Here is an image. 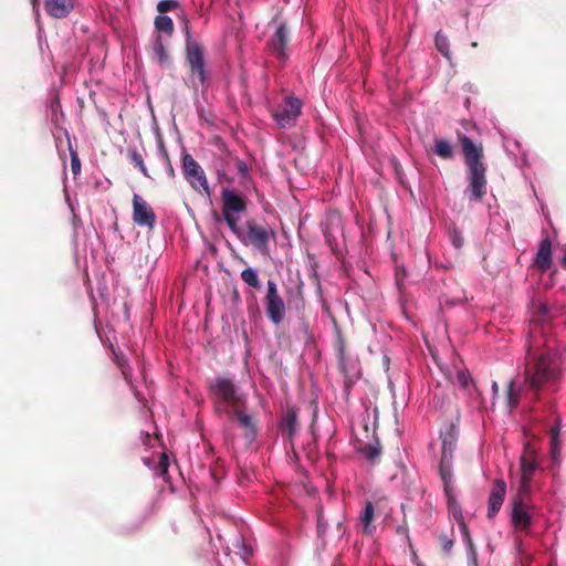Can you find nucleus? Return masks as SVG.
I'll list each match as a JSON object with an SVG mask.
<instances>
[{"instance_id": "11", "label": "nucleus", "mask_w": 566, "mask_h": 566, "mask_svg": "<svg viewBox=\"0 0 566 566\" xmlns=\"http://www.w3.org/2000/svg\"><path fill=\"white\" fill-rule=\"evenodd\" d=\"M521 462V485L518 490L520 497L527 496L531 492V482L534 475V472L537 468L536 461V452L530 446L526 444L523 451V454L520 459Z\"/></svg>"}, {"instance_id": "35", "label": "nucleus", "mask_w": 566, "mask_h": 566, "mask_svg": "<svg viewBox=\"0 0 566 566\" xmlns=\"http://www.w3.org/2000/svg\"><path fill=\"white\" fill-rule=\"evenodd\" d=\"M439 542L441 544V547H442V551L444 552L446 555H450L451 554V551H452V547L454 545V542L452 538H450L448 535L446 534H440L439 535Z\"/></svg>"}, {"instance_id": "10", "label": "nucleus", "mask_w": 566, "mask_h": 566, "mask_svg": "<svg viewBox=\"0 0 566 566\" xmlns=\"http://www.w3.org/2000/svg\"><path fill=\"white\" fill-rule=\"evenodd\" d=\"M265 313L270 322L275 325L282 323L285 317V303L277 291V285L273 280L266 283Z\"/></svg>"}, {"instance_id": "17", "label": "nucleus", "mask_w": 566, "mask_h": 566, "mask_svg": "<svg viewBox=\"0 0 566 566\" xmlns=\"http://www.w3.org/2000/svg\"><path fill=\"white\" fill-rule=\"evenodd\" d=\"M553 264L552 241L548 237L541 240L533 265L542 273L548 271Z\"/></svg>"}, {"instance_id": "3", "label": "nucleus", "mask_w": 566, "mask_h": 566, "mask_svg": "<svg viewBox=\"0 0 566 566\" xmlns=\"http://www.w3.org/2000/svg\"><path fill=\"white\" fill-rule=\"evenodd\" d=\"M209 397L212 400L214 412L222 417L235 407L245 402V397L240 392L234 381L227 377H216L208 385Z\"/></svg>"}, {"instance_id": "29", "label": "nucleus", "mask_w": 566, "mask_h": 566, "mask_svg": "<svg viewBox=\"0 0 566 566\" xmlns=\"http://www.w3.org/2000/svg\"><path fill=\"white\" fill-rule=\"evenodd\" d=\"M364 455L371 462H374L381 453V448L378 441L375 444L368 443L363 449Z\"/></svg>"}, {"instance_id": "33", "label": "nucleus", "mask_w": 566, "mask_h": 566, "mask_svg": "<svg viewBox=\"0 0 566 566\" xmlns=\"http://www.w3.org/2000/svg\"><path fill=\"white\" fill-rule=\"evenodd\" d=\"M168 468H169L168 455L166 453H161L159 461L155 469L156 474L164 478L168 473Z\"/></svg>"}, {"instance_id": "22", "label": "nucleus", "mask_w": 566, "mask_h": 566, "mask_svg": "<svg viewBox=\"0 0 566 566\" xmlns=\"http://www.w3.org/2000/svg\"><path fill=\"white\" fill-rule=\"evenodd\" d=\"M375 517V509L371 502H367L365 507L359 516L360 523L363 524V532L366 535H371L375 531V526L373 525V521Z\"/></svg>"}, {"instance_id": "43", "label": "nucleus", "mask_w": 566, "mask_h": 566, "mask_svg": "<svg viewBox=\"0 0 566 566\" xmlns=\"http://www.w3.org/2000/svg\"><path fill=\"white\" fill-rule=\"evenodd\" d=\"M122 373H123V375H124L125 380H126L127 382H130V377H132V375H130V373L127 370V368L122 367Z\"/></svg>"}, {"instance_id": "39", "label": "nucleus", "mask_w": 566, "mask_h": 566, "mask_svg": "<svg viewBox=\"0 0 566 566\" xmlns=\"http://www.w3.org/2000/svg\"><path fill=\"white\" fill-rule=\"evenodd\" d=\"M451 239H452V243L454 244L455 248L462 247L463 239L459 232L454 231Z\"/></svg>"}, {"instance_id": "14", "label": "nucleus", "mask_w": 566, "mask_h": 566, "mask_svg": "<svg viewBox=\"0 0 566 566\" xmlns=\"http://www.w3.org/2000/svg\"><path fill=\"white\" fill-rule=\"evenodd\" d=\"M289 43V32L285 22H281L271 40L269 41V48L272 53L281 61L285 62L289 57L286 46Z\"/></svg>"}, {"instance_id": "16", "label": "nucleus", "mask_w": 566, "mask_h": 566, "mask_svg": "<svg viewBox=\"0 0 566 566\" xmlns=\"http://www.w3.org/2000/svg\"><path fill=\"white\" fill-rule=\"evenodd\" d=\"M440 478L443 481V491H444V495L447 497L449 513L452 514V516L457 521L459 527L462 525H465L467 523L464 521L461 506L454 496V489L452 485L453 476H450V478L440 476Z\"/></svg>"}, {"instance_id": "28", "label": "nucleus", "mask_w": 566, "mask_h": 566, "mask_svg": "<svg viewBox=\"0 0 566 566\" xmlns=\"http://www.w3.org/2000/svg\"><path fill=\"white\" fill-rule=\"evenodd\" d=\"M129 158L132 164H134L145 177L150 178L148 169L144 163L143 156L137 150L130 151Z\"/></svg>"}, {"instance_id": "37", "label": "nucleus", "mask_w": 566, "mask_h": 566, "mask_svg": "<svg viewBox=\"0 0 566 566\" xmlns=\"http://www.w3.org/2000/svg\"><path fill=\"white\" fill-rule=\"evenodd\" d=\"M71 169L75 176L81 172V160L75 150H71Z\"/></svg>"}, {"instance_id": "4", "label": "nucleus", "mask_w": 566, "mask_h": 566, "mask_svg": "<svg viewBox=\"0 0 566 566\" xmlns=\"http://www.w3.org/2000/svg\"><path fill=\"white\" fill-rule=\"evenodd\" d=\"M245 247H251L262 256L270 255V242L275 239V231L266 222L254 219L245 221L243 228L232 231Z\"/></svg>"}, {"instance_id": "25", "label": "nucleus", "mask_w": 566, "mask_h": 566, "mask_svg": "<svg viewBox=\"0 0 566 566\" xmlns=\"http://www.w3.org/2000/svg\"><path fill=\"white\" fill-rule=\"evenodd\" d=\"M434 153L443 159H450L453 156V148L448 140L436 139Z\"/></svg>"}, {"instance_id": "13", "label": "nucleus", "mask_w": 566, "mask_h": 566, "mask_svg": "<svg viewBox=\"0 0 566 566\" xmlns=\"http://www.w3.org/2000/svg\"><path fill=\"white\" fill-rule=\"evenodd\" d=\"M222 417L228 418L230 421H234L243 430L244 438L252 442L256 437V426L250 415L247 413V401L242 406L235 407L229 413Z\"/></svg>"}, {"instance_id": "32", "label": "nucleus", "mask_w": 566, "mask_h": 566, "mask_svg": "<svg viewBox=\"0 0 566 566\" xmlns=\"http://www.w3.org/2000/svg\"><path fill=\"white\" fill-rule=\"evenodd\" d=\"M180 7L179 2L177 0H160L157 3V11L160 14H164L168 11H172L175 9H178Z\"/></svg>"}, {"instance_id": "24", "label": "nucleus", "mask_w": 566, "mask_h": 566, "mask_svg": "<svg viewBox=\"0 0 566 566\" xmlns=\"http://www.w3.org/2000/svg\"><path fill=\"white\" fill-rule=\"evenodd\" d=\"M154 24H155L156 30L159 32H164L169 36L174 33V30H175L174 22L168 15H165V14L157 15L155 18Z\"/></svg>"}, {"instance_id": "2", "label": "nucleus", "mask_w": 566, "mask_h": 566, "mask_svg": "<svg viewBox=\"0 0 566 566\" xmlns=\"http://www.w3.org/2000/svg\"><path fill=\"white\" fill-rule=\"evenodd\" d=\"M458 139L462 147L464 164L468 167V191L474 201H481L488 189L483 146L474 144L471 138L460 132H458Z\"/></svg>"}, {"instance_id": "40", "label": "nucleus", "mask_w": 566, "mask_h": 566, "mask_svg": "<svg viewBox=\"0 0 566 566\" xmlns=\"http://www.w3.org/2000/svg\"><path fill=\"white\" fill-rule=\"evenodd\" d=\"M556 448H557V429H553L552 430V449H553V452L556 451Z\"/></svg>"}, {"instance_id": "46", "label": "nucleus", "mask_w": 566, "mask_h": 566, "mask_svg": "<svg viewBox=\"0 0 566 566\" xmlns=\"http://www.w3.org/2000/svg\"><path fill=\"white\" fill-rule=\"evenodd\" d=\"M31 2H32L33 10H36V8L39 6V0H31Z\"/></svg>"}, {"instance_id": "20", "label": "nucleus", "mask_w": 566, "mask_h": 566, "mask_svg": "<svg viewBox=\"0 0 566 566\" xmlns=\"http://www.w3.org/2000/svg\"><path fill=\"white\" fill-rule=\"evenodd\" d=\"M74 8V0H44L46 13L54 19L66 18Z\"/></svg>"}, {"instance_id": "12", "label": "nucleus", "mask_w": 566, "mask_h": 566, "mask_svg": "<svg viewBox=\"0 0 566 566\" xmlns=\"http://www.w3.org/2000/svg\"><path fill=\"white\" fill-rule=\"evenodd\" d=\"M133 222L138 227L154 230L157 221L156 213L150 205L139 195L133 196Z\"/></svg>"}, {"instance_id": "19", "label": "nucleus", "mask_w": 566, "mask_h": 566, "mask_svg": "<svg viewBox=\"0 0 566 566\" xmlns=\"http://www.w3.org/2000/svg\"><path fill=\"white\" fill-rule=\"evenodd\" d=\"M506 494V484L502 480H496L491 490L488 502V517H493L500 511Z\"/></svg>"}, {"instance_id": "7", "label": "nucleus", "mask_w": 566, "mask_h": 566, "mask_svg": "<svg viewBox=\"0 0 566 566\" xmlns=\"http://www.w3.org/2000/svg\"><path fill=\"white\" fill-rule=\"evenodd\" d=\"M441 459L439 463L440 476H453V453L458 441V429L454 423H449L447 428L441 431Z\"/></svg>"}, {"instance_id": "36", "label": "nucleus", "mask_w": 566, "mask_h": 566, "mask_svg": "<svg viewBox=\"0 0 566 566\" xmlns=\"http://www.w3.org/2000/svg\"><path fill=\"white\" fill-rule=\"evenodd\" d=\"M160 154H161V157H163V160L167 167V172L169 175L170 178H174L175 177V169L172 167V164L170 161V158H169V155L166 150V148L164 147V145H160Z\"/></svg>"}, {"instance_id": "26", "label": "nucleus", "mask_w": 566, "mask_h": 566, "mask_svg": "<svg viewBox=\"0 0 566 566\" xmlns=\"http://www.w3.org/2000/svg\"><path fill=\"white\" fill-rule=\"evenodd\" d=\"M436 48L444 57L450 60L449 40L442 32L436 34Z\"/></svg>"}, {"instance_id": "18", "label": "nucleus", "mask_w": 566, "mask_h": 566, "mask_svg": "<svg viewBox=\"0 0 566 566\" xmlns=\"http://www.w3.org/2000/svg\"><path fill=\"white\" fill-rule=\"evenodd\" d=\"M280 431L290 442L298 432L297 412L293 407H287L280 422Z\"/></svg>"}, {"instance_id": "34", "label": "nucleus", "mask_w": 566, "mask_h": 566, "mask_svg": "<svg viewBox=\"0 0 566 566\" xmlns=\"http://www.w3.org/2000/svg\"><path fill=\"white\" fill-rule=\"evenodd\" d=\"M457 382L462 388H468L469 385L472 382V378H471L470 373L467 369L458 370V373H457Z\"/></svg>"}, {"instance_id": "27", "label": "nucleus", "mask_w": 566, "mask_h": 566, "mask_svg": "<svg viewBox=\"0 0 566 566\" xmlns=\"http://www.w3.org/2000/svg\"><path fill=\"white\" fill-rule=\"evenodd\" d=\"M460 531H461L463 541H464V543L467 545L469 555L473 559H475L476 558V549H475L474 543L472 541V537H471V534H470L468 525L465 524V525L460 526Z\"/></svg>"}, {"instance_id": "6", "label": "nucleus", "mask_w": 566, "mask_h": 566, "mask_svg": "<svg viewBox=\"0 0 566 566\" xmlns=\"http://www.w3.org/2000/svg\"><path fill=\"white\" fill-rule=\"evenodd\" d=\"M222 216L231 231H238L240 214L245 212L248 199L237 190L223 189L221 192Z\"/></svg>"}, {"instance_id": "42", "label": "nucleus", "mask_w": 566, "mask_h": 566, "mask_svg": "<svg viewBox=\"0 0 566 566\" xmlns=\"http://www.w3.org/2000/svg\"><path fill=\"white\" fill-rule=\"evenodd\" d=\"M539 314L542 316H546L548 314V306L546 304L539 305Z\"/></svg>"}, {"instance_id": "44", "label": "nucleus", "mask_w": 566, "mask_h": 566, "mask_svg": "<svg viewBox=\"0 0 566 566\" xmlns=\"http://www.w3.org/2000/svg\"><path fill=\"white\" fill-rule=\"evenodd\" d=\"M563 250H564V255H563V258L560 260V264H562L563 268L566 269V245L563 247Z\"/></svg>"}, {"instance_id": "8", "label": "nucleus", "mask_w": 566, "mask_h": 566, "mask_svg": "<svg viewBox=\"0 0 566 566\" xmlns=\"http://www.w3.org/2000/svg\"><path fill=\"white\" fill-rule=\"evenodd\" d=\"M301 112V99L295 96H286L277 109L273 111L272 116L281 128L289 129L296 125Z\"/></svg>"}, {"instance_id": "31", "label": "nucleus", "mask_w": 566, "mask_h": 566, "mask_svg": "<svg viewBox=\"0 0 566 566\" xmlns=\"http://www.w3.org/2000/svg\"><path fill=\"white\" fill-rule=\"evenodd\" d=\"M506 400L510 409H514L517 407L520 397L518 391L515 390V386L513 381H510L507 389H506Z\"/></svg>"}, {"instance_id": "15", "label": "nucleus", "mask_w": 566, "mask_h": 566, "mask_svg": "<svg viewBox=\"0 0 566 566\" xmlns=\"http://www.w3.org/2000/svg\"><path fill=\"white\" fill-rule=\"evenodd\" d=\"M512 524L516 530L528 533L533 523V517L522 499H516L513 503Z\"/></svg>"}, {"instance_id": "30", "label": "nucleus", "mask_w": 566, "mask_h": 566, "mask_svg": "<svg viewBox=\"0 0 566 566\" xmlns=\"http://www.w3.org/2000/svg\"><path fill=\"white\" fill-rule=\"evenodd\" d=\"M153 50L160 63H167L169 61V54L159 38L155 41Z\"/></svg>"}, {"instance_id": "41", "label": "nucleus", "mask_w": 566, "mask_h": 566, "mask_svg": "<svg viewBox=\"0 0 566 566\" xmlns=\"http://www.w3.org/2000/svg\"><path fill=\"white\" fill-rule=\"evenodd\" d=\"M389 366H390V358H389V356L386 353H384V355H382V367L387 371L389 369Z\"/></svg>"}, {"instance_id": "21", "label": "nucleus", "mask_w": 566, "mask_h": 566, "mask_svg": "<svg viewBox=\"0 0 566 566\" xmlns=\"http://www.w3.org/2000/svg\"><path fill=\"white\" fill-rule=\"evenodd\" d=\"M334 332H335V343L334 348L337 357V361L339 368L344 374L347 373V363L349 360V355L346 349L345 337L342 333L340 327L337 325L336 321H334Z\"/></svg>"}, {"instance_id": "9", "label": "nucleus", "mask_w": 566, "mask_h": 566, "mask_svg": "<svg viewBox=\"0 0 566 566\" xmlns=\"http://www.w3.org/2000/svg\"><path fill=\"white\" fill-rule=\"evenodd\" d=\"M182 172L186 180L196 191H202L208 196L210 195V187L203 169L195 158L187 153L182 155Z\"/></svg>"}, {"instance_id": "45", "label": "nucleus", "mask_w": 566, "mask_h": 566, "mask_svg": "<svg viewBox=\"0 0 566 566\" xmlns=\"http://www.w3.org/2000/svg\"><path fill=\"white\" fill-rule=\"evenodd\" d=\"M492 391H493V394H494V395H497V394H499V385H497V382H495V381H494V382H493V385H492Z\"/></svg>"}, {"instance_id": "38", "label": "nucleus", "mask_w": 566, "mask_h": 566, "mask_svg": "<svg viewBox=\"0 0 566 566\" xmlns=\"http://www.w3.org/2000/svg\"><path fill=\"white\" fill-rule=\"evenodd\" d=\"M235 166L240 176L245 177L249 174V167L243 160L235 159Z\"/></svg>"}, {"instance_id": "23", "label": "nucleus", "mask_w": 566, "mask_h": 566, "mask_svg": "<svg viewBox=\"0 0 566 566\" xmlns=\"http://www.w3.org/2000/svg\"><path fill=\"white\" fill-rule=\"evenodd\" d=\"M241 280L249 285L250 287L254 290L261 289V282L259 279L258 271L253 268H247L244 269L240 274Z\"/></svg>"}, {"instance_id": "1", "label": "nucleus", "mask_w": 566, "mask_h": 566, "mask_svg": "<svg viewBox=\"0 0 566 566\" xmlns=\"http://www.w3.org/2000/svg\"><path fill=\"white\" fill-rule=\"evenodd\" d=\"M525 348V384L534 392L555 390L562 377V358L553 339L546 337L545 326L537 321L531 323Z\"/></svg>"}, {"instance_id": "5", "label": "nucleus", "mask_w": 566, "mask_h": 566, "mask_svg": "<svg viewBox=\"0 0 566 566\" xmlns=\"http://www.w3.org/2000/svg\"><path fill=\"white\" fill-rule=\"evenodd\" d=\"M184 31L186 40V62L190 70L191 83L195 87L205 85L208 78V72L205 63V48L201 43L196 41L189 28V20L184 17Z\"/></svg>"}]
</instances>
